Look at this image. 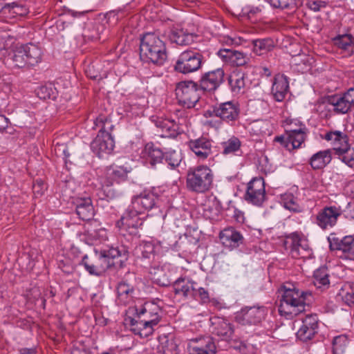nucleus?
Here are the masks:
<instances>
[{"label": "nucleus", "instance_id": "f257e3e1", "mask_svg": "<svg viewBox=\"0 0 354 354\" xmlns=\"http://www.w3.org/2000/svg\"><path fill=\"white\" fill-rule=\"evenodd\" d=\"M138 319L129 317V321L132 327L131 330L141 337H147L153 332V327L156 326L161 319V308L154 302H145L139 308L137 306L133 309Z\"/></svg>", "mask_w": 354, "mask_h": 354}, {"label": "nucleus", "instance_id": "f03ea898", "mask_svg": "<svg viewBox=\"0 0 354 354\" xmlns=\"http://www.w3.org/2000/svg\"><path fill=\"white\" fill-rule=\"evenodd\" d=\"M292 288L283 286V293L278 307L281 315L292 318L305 310V306L311 301L312 293L302 291L292 286Z\"/></svg>", "mask_w": 354, "mask_h": 354}, {"label": "nucleus", "instance_id": "7ed1b4c3", "mask_svg": "<svg viewBox=\"0 0 354 354\" xmlns=\"http://www.w3.org/2000/svg\"><path fill=\"white\" fill-rule=\"evenodd\" d=\"M130 166H119L112 165L107 167L105 171V178L102 183L101 188L97 190V196L100 200L110 201L122 196L121 190L113 187L114 183L119 184L128 178V174L131 171Z\"/></svg>", "mask_w": 354, "mask_h": 354}, {"label": "nucleus", "instance_id": "20e7f679", "mask_svg": "<svg viewBox=\"0 0 354 354\" xmlns=\"http://www.w3.org/2000/svg\"><path fill=\"white\" fill-rule=\"evenodd\" d=\"M140 58L145 63L164 64L167 58L165 42L153 32H147L140 38Z\"/></svg>", "mask_w": 354, "mask_h": 354}, {"label": "nucleus", "instance_id": "39448f33", "mask_svg": "<svg viewBox=\"0 0 354 354\" xmlns=\"http://www.w3.org/2000/svg\"><path fill=\"white\" fill-rule=\"evenodd\" d=\"M93 128L99 127L100 130L91 143V149L99 158H103L111 154L115 147V141L111 134L113 125L106 116L102 115L95 120Z\"/></svg>", "mask_w": 354, "mask_h": 354}, {"label": "nucleus", "instance_id": "423d86ee", "mask_svg": "<svg viewBox=\"0 0 354 354\" xmlns=\"http://www.w3.org/2000/svg\"><path fill=\"white\" fill-rule=\"evenodd\" d=\"M214 173L205 165L189 168L187 173L186 187L188 190L203 194L210 190L213 186Z\"/></svg>", "mask_w": 354, "mask_h": 354}, {"label": "nucleus", "instance_id": "0eeeda50", "mask_svg": "<svg viewBox=\"0 0 354 354\" xmlns=\"http://www.w3.org/2000/svg\"><path fill=\"white\" fill-rule=\"evenodd\" d=\"M204 62V56L201 52L194 48H188L178 56L174 69L183 75L198 71Z\"/></svg>", "mask_w": 354, "mask_h": 354}, {"label": "nucleus", "instance_id": "6e6552de", "mask_svg": "<svg viewBox=\"0 0 354 354\" xmlns=\"http://www.w3.org/2000/svg\"><path fill=\"white\" fill-rule=\"evenodd\" d=\"M201 91L198 82L192 80L178 82L176 91L179 104L187 109L194 108L201 98Z\"/></svg>", "mask_w": 354, "mask_h": 354}, {"label": "nucleus", "instance_id": "1a4fd4ad", "mask_svg": "<svg viewBox=\"0 0 354 354\" xmlns=\"http://www.w3.org/2000/svg\"><path fill=\"white\" fill-rule=\"evenodd\" d=\"M133 207L142 214L147 212H153L151 215L162 214L161 205L158 196L149 191H144L138 195L131 198Z\"/></svg>", "mask_w": 354, "mask_h": 354}, {"label": "nucleus", "instance_id": "9d476101", "mask_svg": "<svg viewBox=\"0 0 354 354\" xmlns=\"http://www.w3.org/2000/svg\"><path fill=\"white\" fill-rule=\"evenodd\" d=\"M161 247V242L158 241H141L135 250L138 260L142 266H149L158 261V253Z\"/></svg>", "mask_w": 354, "mask_h": 354}, {"label": "nucleus", "instance_id": "9b49d317", "mask_svg": "<svg viewBox=\"0 0 354 354\" xmlns=\"http://www.w3.org/2000/svg\"><path fill=\"white\" fill-rule=\"evenodd\" d=\"M141 214L142 213L133 208V204L131 203L120 220L118 222L120 232L123 236H125L127 234L131 236L138 234V228L142 225V221L139 217V215Z\"/></svg>", "mask_w": 354, "mask_h": 354}, {"label": "nucleus", "instance_id": "f8f14e48", "mask_svg": "<svg viewBox=\"0 0 354 354\" xmlns=\"http://www.w3.org/2000/svg\"><path fill=\"white\" fill-rule=\"evenodd\" d=\"M246 202L257 207H261L266 201L264 180L261 177L253 178L247 185L244 195Z\"/></svg>", "mask_w": 354, "mask_h": 354}, {"label": "nucleus", "instance_id": "ddd939ff", "mask_svg": "<svg viewBox=\"0 0 354 354\" xmlns=\"http://www.w3.org/2000/svg\"><path fill=\"white\" fill-rule=\"evenodd\" d=\"M326 102L333 106L332 110L335 113H348L354 108V88H348L342 94L328 96Z\"/></svg>", "mask_w": 354, "mask_h": 354}, {"label": "nucleus", "instance_id": "4468645a", "mask_svg": "<svg viewBox=\"0 0 354 354\" xmlns=\"http://www.w3.org/2000/svg\"><path fill=\"white\" fill-rule=\"evenodd\" d=\"M266 315L264 306H245L235 314V320L243 326H255L262 322Z\"/></svg>", "mask_w": 354, "mask_h": 354}, {"label": "nucleus", "instance_id": "2eb2a0df", "mask_svg": "<svg viewBox=\"0 0 354 354\" xmlns=\"http://www.w3.org/2000/svg\"><path fill=\"white\" fill-rule=\"evenodd\" d=\"M225 73L223 68L204 73L198 80V84L203 91L212 92L216 91L224 81Z\"/></svg>", "mask_w": 354, "mask_h": 354}, {"label": "nucleus", "instance_id": "dca6fc26", "mask_svg": "<svg viewBox=\"0 0 354 354\" xmlns=\"http://www.w3.org/2000/svg\"><path fill=\"white\" fill-rule=\"evenodd\" d=\"M342 213L340 207H325L317 214L315 223L323 230L333 227Z\"/></svg>", "mask_w": 354, "mask_h": 354}, {"label": "nucleus", "instance_id": "f3484780", "mask_svg": "<svg viewBox=\"0 0 354 354\" xmlns=\"http://www.w3.org/2000/svg\"><path fill=\"white\" fill-rule=\"evenodd\" d=\"M212 140L204 136L187 142L189 149L199 160H205L212 155Z\"/></svg>", "mask_w": 354, "mask_h": 354}, {"label": "nucleus", "instance_id": "a211bd4d", "mask_svg": "<svg viewBox=\"0 0 354 354\" xmlns=\"http://www.w3.org/2000/svg\"><path fill=\"white\" fill-rule=\"evenodd\" d=\"M151 121L157 128L160 136L163 138H176L183 131L174 120L153 117Z\"/></svg>", "mask_w": 354, "mask_h": 354}, {"label": "nucleus", "instance_id": "6ab92c4d", "mask_svg": "<svg viewBox=\"0 0 354 354\" xmlns=\"http://www.w3.org/2000/svg\"><path fill=\"white\" fill-rule=\"evenodd\" d=\"M216 54L223 62L235 66H245L250 60L248 54L233 48H221Z\"/></svg>", "mask_w": 354, "mask_h": 354}, {"label": "nucleus", "instance_id": "aec40b11", "mask_svg": "<svg viewBox=\"0 0 354 354\" xmlns=\"http://www.w3.org/2000/svg\"><path fill=\"white\" fill-rule=\"evenodd\" d=\"M218 109H216V115L223 121L227 123H232L239 118L240 108L237 102L228 101L217 104Z\"/></svg>", "mask_w": 354, "mask_h": 354}, {"label": "nucleus", "instance_id": "412c9836", "mask_svg": "<svg viewBox=\"0 0 354 354\" xmlns=\"http://www.w3.org/2000/svg\"><path fill=\"white\" fill-rule=\"evenodd\" d=\"M318 318L316 315H308L302 321V324L297 333V337L307 342L313 338L317 333Z\"/></svg>", "mask_w": 354, "mask_h": 354}, {"label": "nucleus", "instance_id": "4be33fe9", "mask_svg": "<svg viewBox=\"0 0 354 354\" xmlns=\"http://www.w3.org/2000/svg\"><path fill=\"white\" fill-rule=\"evenodd\" d=\"M73 203L75 206V212L81 220L91 221L95 214V210L89 196L77 197L73 200Z\"/></svg>", "mask_w": 354, "mask_h": 354}, {"label": "nucleus", "instance_id": "5701e85b", "mask_svg": "<svg viewBox=\"0 0 354 354\" xmlns=\"http://www.w3.org/2000/svg\"><path fill=\"white\" fill-rule=\"evenodd\" d=\"M210 322L212 334L220 337L222 339H227L232 337L234 328L227 319L220 317H213L210 318Z\"/></svg>", "mask_w": 354, "mask_h": 354}, {"label": "nucleus", "instance_id": "b1692460", "mask_svg": "<svg viewBox=\"0 0 354 354\" xmlns=\"http://www.w3.org/2000/svg\"><path fill=\"white\" fill-rule=\"evenodd\" d=\"M198 35L189 32L187 29L181 27H174L169 34V39L172 43L178 46H189L194 43Z\"/></svg>", "mask_w": 354, "mask_h": 354}, {"label": "nucleus", "instance_id": "393cba45", "mask_svg": "<svg viewBox=\"0 0 354 354\" xmlns=\"http://www.w3.org/2000/svg\"><path fill=\"white\" fill-rule=\"evenodd\" d=\"M222 244L231 250L239 248L243 243V236L232 227H226L219 234Z\"/></svg>", "mask_w": 354, "mask_h": 354}, {"label": "nucleus", "instance_id": "a878e982", "mask_svg": "<svg viewBox=\"0 0 354 354\" xmlns=\"http://www.w3.org/2000/svg\"><path fill=\"white\" fill-rule=\"evenodd\" d=\"M330 250H341L345 253L354 252V238L353 236H345L342 238L332 233L328 237Z\"/></svg>", "mask_w": 354, "mask_h": 354}, {"label": "nucleus", "instance_id": "bb28decb", "mask_svg": "<svg viewBox=\"0 0 354 354\" xmlns=\"http://www.w3.org/2000/svg\"><path fill=\"white\" fill-rule=\"evenodd\" d=\"M149 270L151 279L154 283L161 286H168L171 283L170 272L167 271L165 266H160V262L156 261L147 267Z\"/></svg>", "mask_w": 354, "mask_h": 354}, {"label": "nucleus", "instance_id": "cd10ccee", "mask_svg": "<svg viewBox=\"0 0 354 354\" xmlns=\"http://www.w3.org/2000/svg\"><path fill=\"white\" fill-rule=\"evenodd\" d=\"M104 258L97 256H88L85 254L80 263V265L84 266V269L91 274L94 276H100L104 272L105 267L103 265Z\"/></svg>", "mask_w": 354, "mask_h": 354}, {"label": "nucleus", "instance_id": "c85d7f7f", "mask_svg": "<svg viewBox=\"0 0 354 354\" xmlns=\"http://www.w3.org/2000/svg\"><path fill=\"white\" fill-rule=\"evenodd\" d=\"M322 138L330 142L335 153L344 150L345 147L348 148L349 145L348 135L341 131H329L322 136Z\"/></svg>", "mask_w": 354, "mask_h": 354}, {"label": "nucleus", "instance_id": "c756f323", "mask_svg": "<svg viewBox=\"0 0 354 354\" xmlns=\"http://www.w3.org/2000/svg\"><path fill=\"white\" fill-rule=\"evenodd\" d=\"M190 354H216V346L210 337L192 339Z\"/></svg>", "mask_w": 354, "mask_h": 354}, {"label": "nucleus", "instance_id": "7c9ffc66", "mask_svg": "<svg viewBox=\"0 0 354 354\" xmlns=\"http://www.w3.org/2000/svg\"><path fill=\"white\" fill-rule=\"evenodd\" d=\"M308 131L306 125L300 124L298 129L287 128L286 135H288V140L290 142L291 150L301 147L304 142Z\"/></svg>", "mask_w": 354, "mask_h": 354}, {"label": "nucleus", "instance_id": "2f4dec72", "mask_svg": "<svg viewBox=\"0 0 354 354\" xmlns=\"http://www.w3.org/2000/svg\"><path fill=\"white\" fill-rule=\"evenodd\" d=\"M289 88L288 77L284 75H277L274 78L272 86V93L274 98L281 102L284 100Z\"/></svg>", "mask_w": 354, "mask_h": 354}, {"label": "nucleus", "instance_id": "473e14b6", "mask_svg": "<svg viewBox=\"0 0 354 354\" xmlns=\"http://www.w3.org/2000/svg\"><path fill=\"white\" fill-rule=\"evenodd\" d=\"M331 160V149H326L313 154L310 158L309 164L313 169H321L328 165Z\"/></svg>", "mask_w": 354, "mask_h": 354}, {"label": "nucleus", "instance_id": "72a5a7b5", "mask_svg": "<svg viewBox=\"0 0 354 354\" xmlns=\"http://www.w3.org/2000/svg\"><path fill=\"white\" fill-rule=\"evenodd\" d=\"M195 284L194 281H186L184 278L180 277L173 283L172 288L176 295L187 299L192 295Z\"/></svg>", "mask_w": 354, "mask_h": 354}, {"label": "nucleus", "instance_id": "f704fd0d", "mask_svg": "<svg viewBox=\"0 0 354 354\" xmlns=\"http://www.w3.org/2000/svg\"><path fill=\"white\" fill-rule=\"evenodd\" d=\"M289 238L292 240L290 252L292 257L304 258L309 254L310 252L307 244L303 243L297 234L292 233L290 235Z\"/></svg>", "mask_w": 354, "mask_h": 354}, {"label": "nucleus", "instance_id": "c9c22d12", "mask_svg": "<svg viewBox=\"0 0 354 354\" xmlns=\"http://www.w3.org/2000/svg\"><path fill=\"white\" fill-rule=\"evenodd\" d=\"M143 156L151 165L154 166L156 164L162 162L164 152L158 147H155L152 143H148L143 151Z\"/></svg>", "mask_w": 354, "mask_h": 354}, {"label": "nucleus", "instance_id": "e433bc0d", "mask_svg": "<svg viewBox=\"0 0 354 354\" xmlns=\"http://www.w3.org/2000/svg\"><path fill=\"white\" fill-rule=\"evenodd\" d=\"M292 65L297 71L304 73L310 71L315 63L314 58L307 55H299L292 58Z\"/></svg>", "mask_w": 354, "mask_h": 354}, {"label": "nucleus", "instance_id": "4c0bfd02", "mask_svg": "<svg viewBox=\"0 0 354 354\" xmlns=\"http://www.w3.org/2000/svg\"><path fill=\"white\" fill-rule=\"evenodd\" d=\"M28 66H35L41 59L42 52L41 48L32 44L22 45Z\"/></svg>", "mask_w": 354, "mask_h": 354}, {"label": "nucleus", "instance_id": "58836bf2", "mask_svg": "<svg viewBox=\"0 0 354 354\" xmlns=\"http://www.w3.org/2000/svg\"><path fill=\"white\" fill-rule=\"evenodd\" d=\"M158 351L162 354H177L178 345L172 335L159 337Z\"/></svg>", "mask_w": 354, "mask_h": 354}, {"label": "nucleus", "instance_id": "ea45409f", "mask_svg": "<svg viewBox=\"0 0 354 354\" xmlns=\"http://www.w3.org/2000/svg\"><path fill=\"white\" fill-rule=\"evenodd\" d=\"M246 74L241 71H234L229 77V84L233 92L239 93L245 86Z\"/></svg>", "mask_w": 354, "mask_h": 354}, {"label": "nucleus", "instance_id": "a19ab883", "mask_svg": "<svg viewBox=\"0 0 354 354\" xmlns=\"http://www.w3.org/2000/svg\"><path fill=\"white\" fill-rule=\"evenodd\" d=\"M337 299L341 300L348 306L354 305V284L351 283H345L339 290Z\"/></svg>", "mask_w": 354, "mask_h": 354}, {"label": "nucleus", "instance_id": "79ce46f5", "mask_svg": "<svg viewBox=\"0 0 354 354\" xmlns=\"http://www.w3.org/2000/svg\"><path fill=\"white\" fill-rule=\"evenodd\" d=\"M252 44L254 53L259 55L270 51L274 46V41L270 38L253 40Z\"/></svg>", "mask_w": 354, "mask_h": 354}, {"label": "nucleus", "instance_id": "37998d69", "mask_svg": "<svg viewBox=\"0 0 354 354\" xmlns=\"http://www.w3.org/2000/svg\"><path fill=\"white\" fill-rule=\"evenodd\" d=\"M223 155L236 154L241 151V142L236 136H232L227 140L221 142Z\"/></svg>", "mask_w": 354, "mask_h": 354}, {"label": "nucleus", "instance_id": "c03bdc74", "mask_svg": "<svg viewBox=\"0 0 354 354\" xmlns=\"http://www.w3.org/2000/svg\"><path fill=\"white\" fill-rule=\"evenodd\" d=\"M333 44L338 48L353 52L354 48V38L351 35H339L333 38Z\"/></svg>", "mask_w": 354, "mask_h": 354}, {"label": "nucleus", "instance_id": "a18cd8bd", "mask_svg": "<svg viewBox=\"0 0 354 354\" xmlns=\"http://www.w3.org/2000/svg\"><path fill=\"white\" fill-rule=\"evenodd\" d=\"M328 274L326 268H319L314 272V284L318 288H328L330 281Z\"/></svg>", "mask_w": 354, "mask_h": 354}, {"label": "nucleus", "instance_id": "49530a36", "mask_svg": "<svg viewBox=\"0 0 354 354\" xmlns=\"http://www.w3.org/2000/svg\"><path fill=\"white\" fill-rule=\"evenodd\" d=\"M281 203L286 209L293 212H300L302 207L298 203V200L292 194H285L282 196Z\"/></svg>", "mask_w": 354, "mask_h": 354}, {"label": "nucleus", "instance_id": "de8ad7c7", "mask_svg": "<svg viewBox=\"0 0 354 354\" xmlns=\"http://www.w3.org/2000/svg\"><path fill=\"white\" fill-rule=\"evenodd\" d=\"M165 162L171 169H175L178 167L181 160V153L174 149H169L164 152V159Z\"/></svg>", "mask_w": 354, "mask_h": 354}, {"label": "nucleus", "instance_id": "09e8293b", "mask_svg": "<svg viewBox=\"0 0 354 354\" xmlns=\"http://www.w3.org/2000/svg\"><path fill=\"white\" fill-rule=\"evenodd\" d=\"M10 59L14 67L23 68L28 66L22 46L17 47L13 50V54Z\"/></svg>", "mask_w": 354, "mask_h": 354}, {"label": "nucleus", "instance_id": "8fccbe9b", "mask_svg": "<svg viewBox=\"0 0 354 354\" xmlns=\"http://www.w3.org/2000/svg\"><path fill=\"white\" fill-rule=\"evenodd\" d=\"M274 8L295 10L301 4V0H270Z\"/></svg>", "mask_w": 354, "mask_h": 354}, {"label": "nucleus", "instance_id": "3c124183", "mask_svg": "<svg viewBox=\"0 0 354 354\" xmlns=\"http://www.w3.org/2000/svg\"><path fill=\"white\" fill-rule=\"evenodd\" d=\"M348 344V339L345 335H338L333 340V353L343 354Z\"/></svg>", "mask_w": 354, "mask_h": 354}, {"label": "nucleus", "instance_id": "603ef678", "mask_svg": "<svg viewBox=\"0 0 354 354\" xmlns=\"http://www.w3.org/2000/svg\"><path fill=\"white\" fill-rule=\"evenodd\" d=\"M339 156V159L350 167L354 166V149L351 148L350 145L348 148H344V150L336 153Z\"/></svg>", "mask_w": 354, "mask_h": 354}, {"label": "nucleus", "instance_id": "864d4df0", "mask_svg": "<svg viewBox=\"0 0 354 354\" xmlns=\"http://www.w3.org/2000/svg\"><path fill=\"white\" fill-rule=\"evenodd\" d=\"M2 10L4 12H8L13 15L23 16L28 13V9L26 6L19 5L17 3L6 4Z\"/></svg>", "mask_w": 354, "mask_h": 354}, {"label": "nucleus", "instance_id": "5fc2aeb1", "mask_svg": "<svg viewBox=\"0 0 354 354\" xmlns=\"http://www.w3.org/2000/svg\"><path fill=\"white\" fill-rule=\"evenodd\" d=\"M127 250L123 247L121 248L112 247L106 252H104V253L100 255V257L104 258L105 263L106 258L115 259L120 257H126L127 256Z\"/></svg>", "mask_w": 354, "mask_h": 354}, {"label": "nucleus", "instance_id": "6e6d98bb", "mask_svg": "<svg viewBox=\"0 0 354 354\" xmlns=\"http://www.w3.org/2000/svg\"><path fill=\"white\" fill-rule=\"evenodd\" d=\"M133 292V288L125 282H121L118 283L117 287L118 297L119 299L126 303L127 301L128 295L130 292Z\"/></svg>", "mask_w": 354, "mask_h": 354}, {"label": "nucleus", "instance_id": "4d7b16f0", "mask_svg": "<svg viewBox=\"0 0 354 354\" xmlns=\"http://www.w3.org/2000/svg\"><path fill=\"white\" fill-rule=\"evenodd\" d=\"M192 297L195 299H200L203 303H208L209 301V295L208 291L204 288H196L194 287V290L192 292Z\"/></svg>", "mask_w": 354, "mask_h": 354}, {"label": "nucleus", "instance_id": "13d9d810", "mask_svg": "<svg viewBox=\"0 0 354 354\" xmlns=\"http://www.w3.org/2000/svg\"><path fill=\"white\" fill-rule=\"evenodd\" d=\"M88 234L93 239L100 240L104 239L106 236V232L104 228L100 227L97 229H95L93 227H88L87 229Z\"/></svg>", "mask_w": 354, "mask_h": 354}, {"label": "nucleus", "instance_id": "bf43d9fd", "mask_svg": "<svg viewBox=\"0 0 354 354\" xmlns=\"http://www.w3.org/2000/svg\"><path fill=\"white\" fill-rule=\"evenodd\" d=\"M46 190V185L41 179H37L32 185V191L35 197L42 196Z\"/></svg>", "mask_w": 354, "mask_h": 354}, {"label": "nucleus", "instance_id": "052dcab7", "mask_svg": "<svg viewBox=\"0 0 354 354\" xmlns=\"http://www.w3.org/2000/svg\"><path fill=\"white\" fill-rule=\"evenodd\" d=\"M53 91L51 87L42 86L37 90V95L40 99L46 100L51 98Z\"/></svg>", "mask_w": 354, "mask_h": 354}, {"label": "nucleus", "instance_id": "680f3d73", "mask_svg": "<svg viewBox=\"0 0 354 354\" xmlns=\"http://www.w3.org/2000/svg\"><path fill=\"white\" fill-rule=\"evenodd\" d=\"M274 142H277L281 144V146H283L284 148H286L288 151H291V147L290 145V142L288 140V135L286 136H276L274 138Z\"/></svg>", "mask_w": 354, "mask_h": 354}, {"label": "nucleus", "instance_id": "e2e57ef3", "mask_svg": "<svg viewBox=\"0 0 354 354\" xmlns=\"http://www.w3.org/2000/svg\"><path fill=\"white\" fill-rule=\"evenodd\" d=\"M344 212L346 218L354 219V200L348 203Z\"/></svg>", "mask_w": 354, "mask_h": 354}, {"label": "nucleus", "instance_id": "0e129e2a", "mask_svg": "<svg viewBox=\"0 0 354 354\" xmlns=\"http://www.w3.org/2000/svg\"><path fill=\"white\" fill-rule=\"evenodd\" d=\"M232 218L238 223H243L245 220L244 214L241 210L234 208Z\"/></svg>", "mask_w": 354, "mask_h": 354}, {"label": "nucleus", "instance_id": "69168bd1", "mask_svg": "<svg viewBox=\"0 0 354 354\" xmlns=\"http://www.w3.org/2000/svg\"><path fill=\"white\" fill-rule=\"evenodd\" d=\"M308 4L309 8L315 12L319 11L322 7L325 6L324 2L322 1H310Z\"/></svg>", "mask_w": 354, "mask_h": 354}, {"label": "nucleus", "instance_id": "338daca9", "mask_svg": "<svg viewBox=\"0 0 354 354\" xmlns=\"http://www.w3.org/2000/svg\"><path fill=\"white\" fill-rule=\"evenodd\" d=\"M9 122L8 118L4 115H0V133L3 132L7 129Z\"/></svg>", "mask_w": 354, "mask_h": 354}, {"label": "nucleus", "instance_id": "774afa93", "mask_svg": "<svg viewBox=\"0 0 354 354\" xmlns=\"http://www.w3.org/2000/svg\"><path fill=\"white\" fill-rule=\"evenodd\" d=\"M234 348L240 351L242 354H248V346L245 342H239Z\"/></svg>", "mask_w": 354, "mask_h": 354}]
</instances>
